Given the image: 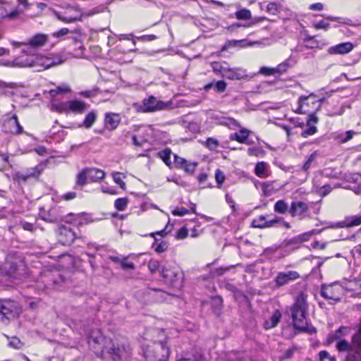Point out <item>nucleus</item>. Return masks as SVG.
Wrapping results in <instances>:
<instances>
[{"mask_svg":"<svg viewBox=\"0 0 361 361\" xmlns=\"http://www.w3.org/2000/svg\"><path fill=\"white\" fill-rule=\"evenodd\" d=\"M48 42V35L42 33L36 34L28 39L26 43H24L25 47L22 49V53L25 54V56L35 54L39 49L47 45Z\"/></svg>","mask_w":361,"mask_h":361,"instance_id":"6e6552de","label":"nucleus"},{"mask_svg":"<svg viewBox=\"0 0 361 361\" xmlns=\"http://www.w3.org/2000/svg\"><path fill=\"white\" fill-rule=\"evenodd\" d=\"M171 154L172 152L169 148H166L164 150L159 152L157 154L158 157H159L169 168L173 167V162L171 160Z\"/></svg>","mask_w":361,"mask_h":361,"instance_id":"bb28decb","label":"nucleus"},{"mask_svg":"<svg viewBox=\"0 0 361 361\" xmlns=\"http://www.w3.org/2000/svg\"><path fill=\"white\" fill-rule=\"evenodd\" d=\"M8 345L15 349H20L23 347V344L20 341L19 338L16 337H13L8 343Z\"/></svg>","mask_w":361,"mask_h":361,"instance_id":"a18cd8bd","label":"nucleus"},{"mask_svg":"<svg viewBox=\"0 0 361 361\" xmlns=\"http://www.w3.org/2000/svg\"><path fill=\"white\" fill-rule=\"evenodd\" d=\"M159 262L156 259H151L148 262V268L152 273L157 272L159 269Z\"/></svg>","mask_w":361,"mask_h":361,"instance_id":"49530a36","label":"nucleus"},{"mask_svg":"<svg viewBox=\"0 0 361 361\" xmlns=\"http://www.w3.org/2000/svg\"><path fill=\"white\" fill-rule=\"evenodd\" d=\"M96 114L93 111H91L90 113H88L86 116H85V118L84 120V122H83V126L86 128H90L92 127V126L94 124V123L96 121Z\"/></svg>","mask_w":361,"mask_h":361,"instance_id":"72a5a7b5","label":"nucleus"},{"mask_svg":"<svg viewBox=\"0 0 361 361\" xmlns=\"http://www.w3.org/2000/svg\"><path fill=\"white\" fill-rule=\"evenodd\" d=\"M88 344L97 356H109L114 361L126 359L130 355V349L128 344L114 342L111 338L103 335L99 329H93L90 331Z\"/></svg>","mask_w":361,"mask_h":361,"instance_id":"f257e3e1","label":"nucleus"},{"mask_svg":"<svg viewBox=\"0 0 361 361\" xmlns=\"http://www.w3.org/2000/svg\"><path fill=\"white\" fill-rule=\"evenodd\" d=\"M89 105L85 102L73 99L65 102L53 103L51 106V110L59 114H68L72 112L73 114H82L88 108Z\"/></svg>","mask_w":361,"mask_h":361,"instance_id":"7ed1b4c3","label":"nucleus"},{"mask_svg":"<svg viewBox=\"0 0 361 361\" xmlns=\"http://www.w3.org/2000/svg\"><path fill=\"white\" fill-rule=\"evenodd\" d=\"M30 64V61L26 60L25 56H19L15 57L12 61H6L2 63V65L6 67L11 68H27Z\"/></svg>","mask_w":361,"mask_h":361,"instance_id":"aec40b11","label":"nucleus"},{"mask_svg":"<svg viewBox=\"0 0 361 361\" xmlns=\"http://www.w3.org/2000/svg\"><path fill=\"white\" fill-rule=\"evenodd\" d=\"M255 173L261 178H268L271 176V171L268 169V164L264 161H260L256 164Z\"/></svg>","mask_w":361,"mask_h":361,"instance_id":"5701e85b","label":"nucleus"},{"mask_svg":"<svg viewBox=\"0 0 361 361\" xmlns=\"http://www.w3.org/2000/svg\"><path fill=\"white\" fill-rule=\"evenodd\" d=\"M9 5L6 4H0V19L8 18L9 20H13L16 18L19 12L16 10L9 11H8Z\"/></svg>","mask_w":361,"mask_h":361,"instance_id":"4be33fe9","label":"nucleus"},{"mask_svg":"<svg viewBox=\"0 0 361 361\" xmlns=\"http://www.w3.org/2000/svg\"><path fill=\"white\" fill-rule=\"evenodd\" d=\"M274 211L280 214H286L288 211V205L283 200H278L274 204Z\"/></svg>","mask_w":361,"mask_h":361,"instance_id":"7c9ffc66","label":"nucleus"},{"mask_svg":"<svg viewBox=\"0 0 361 361\" xmlns=\"http://www.w3.org/2000/svg\"><path fill=\"white\" fill-rule=\"evenodd\" d=\"M68 33H69V30L68 28L63 27L56 32H54L53 33V36L56 38H60L63 36L66 35Z\"/></svg>","mask_w":361,"mask_h":361,"instance_id":"4d7b16f0","label":"nucleus"},{"mask_svg":"<svg viewBox=\"0 0 361 361\" xmlns=\"http://www.w3.org/2000/svg\"><path fill=\"white\" fill-rule=\"evenodd\" d=\"M354 48V45L351 42H343L337 45L331 47L328 49L329 54H346L350 52Z\"/></svg>","mask_w":361,"mask_h":361,"instance_id":"a211bd4d","label":"nucleus"},{"mask_svg":"<svg viewBox=\"0 0 361 361\" xmlns=\"http://www.w3.org/2000/svg\"><path fill=\"white\" fill-rule=\"evenodd\" d=\"M228 361H235L239 359L238 353L236 351H230L227 353Z\"/></svg>","mask_w":361,"mask_h":361,"instance_id":"680f3d73","label":"nucleus"},{"mask_svg":"<svg viewBox=\"0 0 361 361\" xmlns=\"http://www.w3.org/2000/svg\"><path fill=\"white\" fill-rule=\"evenodd\" d=\"M161 274L171 286L178 289L181 288L183 276L178 269L163 267L161 271Z\"/></svg>","mask_w":361,"mask_h":361,"instance_id":"9d476101","label":"nucleus"},{"mask_svg":"<svg viewBox=\"0 0 361 361\" xmlns=\"http://www.w3.org/2000/svg\"><path fill=\"white\" fill-rule=\"evenodd\" d=\"M249 136V132L245 129L240 130L239 133H235V140L240 143H244Z\"/></svg>","mask_w":361,"mask_h":361,"instance_id":"e433bc0d","label":"nucleus"},{"mask_svg":"<svg viewBox=\"0 0 361 361\" xmlns=\"http://www.w3.org/2000/svg\"><path fill=\"white\" fill-rule=\"evenodd\" d=\"M300 277L299 273L295 271L279 272L275 279V283L278 286H282L298 279Z\"/></svg>","mask_w":361,"mask_h":361,"instance_id":"4468645a","label":"nucleus"},{"mask_svg":"<svg viewBox=\"0 0 361 361\" xmlns=\"http://www.w3.org/2000/svg\"><path fill=\"white\" fill-rule=\"evenodd\" d=\"M111 260L115 263L120 264L121 267L123 269H134L135 264L133 262H128L127 260V257H124L123 259L119 258L118 257H111Z\"/></svg>","mask_w":361,"mask_h":361,"instance_id":"c756f323","label":"nucleus"},{"mask_svg":"<svg viewBox=\"0 0 361 361\" xmlns=\"http://www.w3.org/2000/svg\"><path fill=\"white\" fill-rule=\"evenodd\" d=\"M355 134V132L353 130L346 131L344 135H342L341 136V142L342 143L347 142L348 141H349L350 140H351L353 138V137Z\"/></svg>","mask_w":361,"mask_h":361,"instance_id":"09e8293b","label":"nucleus"},{"mask_svg":"<svg viewBox=\"0 0 361 361\" xmlns=\"http://www.w3.org/2000/svg\"><path fill=\"white\" fill-rule=\"evenodd\" d=\"M88 176L86 168L82 169L78 175L76 183L78 185H84L87 183Z\"/></svg>","mask_w":361,"mask_h":361,"instance_id":"473e14b6","label":"nucleus"},{"mask_svg":"<svg viewBox=\"0 0 361 361\" xmlns=\"http://www.w3.org/2000/svg\"><path fill=\"white\" fill-rule=\"evenodd\" d=\"M105 127L109 130H115L121 122L120 115L114 113H108L105 115Z\"/></svg>","mask_w":361,"mask_h":361,"instance_id":"412c9836","label":"nucleus"},{"mask_svg":"<svg viewBox=\"0 0 361 361\" xmlns=\"http://www.w3.org/2000/svg\"><path fill=\"white\" fill-rule=\"evenodd\" d=\"M318 122V118L316 116L314 112H310L309 114V118L307 121L308 126L310 125L311 123H317Z\"/></svg>","mask_w":361,"mask_h":361,"instance_id":"69168bd1","label":"nucleus"},{"mask_svg":"<svg viewBox=\"0 0 361 361\" xmlns=\"http://www.w3.org/2000/svg\"><path fill=\"white\" fill-rule=\"evenodd\" d=\"M188 229L185 227H183L177 233L176 238L178 239H184L188 236Z\"/></svg>","mask_w":361,"mask_h":361,"instance_id":"13d9d810","label":"nucleus"},{"mask_svg":"<svg viewBox=\"0 0 361 361\" xmlns=\"http://www.w3.org/2000/svg\"><path fill=\"white\" fill-rule=\"evenodd\" d=\"M113 177L114 181L122 188L124 189L126 187V183L123 181L122 178L121 177V173L118 172L114 173Z\"/></svg>","mask_w":361,"mask_h":361,"instance_id":"8fccbe9b","label":"nucleus"},{"mask_svg":"<svg viewBox=\"0 0 361 361\" xmlns=\"http://www.w3.org/2000/svg\"><path fill=\"white\" fill-rule=\"evenodd\" d=\"M329 353L326 350L320 351L319 353V358L320 361H324L326 358H330Z\"/></svg>","mask_w":361,"mask_h":361,"instance_id":"338daca9","label":"nucleus"},{"mask_svg":"<svg viewBox=\"0 0 361 361\" xmlns=\"http://www.w3.org/2000/svg\"><path fill=\"white\" fill-rule=\"evenodd\" d=\"M41 173V170L37 166L32 169V172L27 174H19L18 178L24 181L27 180L30 177H37Z\"/></svg>","mask_w":361,"mask_h":361,"instance_id":"4c0bfd02","label":"nucleus"},{"mask_svg":"<svg viewBox=\"0 0 361 361\" xmlns=\"http://www.w3.org/2000/svg\"><path fill=\"white\" fill-rule=\"evenodd\" d=\"M149 293L153 295V296L159 295V296L154 297V300L157 301H163L168 295L166 293L163 292L161 290L155 288L150 289Z\"/></svg>","mask_w":361,"mask_h":361,"instance_id":"f704fd0d","label":"nucleus"},{"mask_svg":"<svg viewBox=\"0 0 361 361\" xmlns=\"http://www.w3.org/2000/svg\"><path fill=\"white\" fill-rule=\"evenodd\" d=\"M115 207L118 211H123L128 205L127 198H118L116 200L114 203Z\"/></svg>","mask_w":361,"mask_h":361,"instance_id":"58836bf2","label":"nucleus"},{"mask_svg":"<svg viewBox=\"0 0 361 361\" xmlns=\"http://www.w3.org/2000/svg\"><path fill=\"white\" fill-rule=\"evenodd\" d=\"M227 65L228 64L226 62H214L212 63V66L215 72L221 73L223 75Z\"/></svg>","mask_w":361,"mask_h":361,"instance_id":"ea45409f","label":"nucleus"},{"mask_svg":"<svg viewBox=\"0 0 361 361\" xmlns=\"http://www.w3.org/2000/svg\"><path fill=\"white\" fill-rule=\"evenodd\" d=\"M137 113H150L166 109L169 104L158 100L154 96H149L142 100V103H135L133 105Z\"/></svg>","mask_w":361,"mask_h":361,"instance_id":"39448f33","label":"nucleus"},{"mask_svg":"<svg viewBox=\"0 0 361 361\" xmlns=\"http://www.w3.org/2000/svg\"><path fill=\"white\" fill-rule=\"evenodd\" d=\"M289 212L292 217H296L302 220L309 216V206L304 202H293Z\"/></svg>","mask_w":361,"mask_h":361,"instance_id":"9b49d317","label":"nucleus"},{"mask_svg":"<svg viewBox=\"0 0 361 361\" xmlns=\"http://www.w3.org/2000/svg\"><path fill=\"white\" fill-rule=\"evenodd\" d=\"M20 313L18 304L11 300H0V322L7 324Z\"/></svg>","mask_w":361,"mask_h":361,"instance_id":"0eeeda50","label":"nucleus"},{"mask_svg":"<svg viewBox=\"0 0 361 361\" xmlns=\"http://www.w3.org/2000/svg\"><path fill=\"white\" fill-rule=\"evenodd\" d=\"M215 178L218 184H222L225 180L224 173L219 169H217L215 172Z\"/></svg>","mask_w":361,"mask_h":361,"instance_id":"6e6d98bb","label":"nucleus"},{"mask_svg":"<svg viewBox=\"0 0 361 361\" xmlns=\"http://www.w3.org/2000/svg\"><path fill=\"white\" fill-rule=\"evenodd\" d=\"M76 197V192H68L66 194H64L62 197V198L65 200H71L74 199Z\"/></svg>","mask_w":361,"mask_h":361,"instance_id":"0e129e2a","label":"nucleus"},{"mask_svg":"<svg viewBox=\"0 0 361 361\" xmlns=\"http://www.w3.org/2000/svg\"><path fill=\"white\" fill-rule=\"evenodd\" d=\"M144 354L149 361H166L169 357L170 350L166 343L154 342L147 347Z\"/></svg>","mask_w":361,"mask_h":361,"instance_id":"20e7f679","label":"nucleus"},{"mask_svg":"<svg viewBox=\"0 0 361 361\" xmlns=\"http://www.w3.org/2000/svg\"><path fill=\"white\" fill-rule=\"evenodd\" d=\"M223 76L231 80H239L242 78V74L239 70L231 68L227 66Z\"/></svg>","mask_w":361,"mask_h":361,"instance_id":"c85d7f7f","label":"nucleus"},{"mask_svg":"<svg viewBox=\"0 0 361 361\" xmlns=\"http://www.w3.org/2000/svg\"><path fill=\"white\" fill-rule=\"evenodd\" d=\"M309 8L312 11H322L324 5L322 3H315L310 5Z\"/></svg>","mask_w":361,"mask_h":361,"instance_id":"e2e57ef3","label":"nucleus"},{"mask_svg":"<svg viewBox=\"0 0 361 361\" xmlns=\"http://www.w3.org/2000/svg\"><path fill=\"white\" fill-rule=\"evenodd\" d=\"M317 130V128L314 126H309L307 128L304 130L301 133V136L303 137H307L310 135H314Z\"/></svg>","mask_w":361,"mask_h":361,"instance_id":"37998d69","label":"nucleus"},{"mask_svg":"<svg viewBox=\"0 0 361 361\" xmlns=\"http://www.w3.org/2000/svg\"><path fill=\"white\" fill-rule=\"evenodd\" d=\"M307 309V296L305 293H300L290 307L293 326L300 331L312 334L316 333V329L308 325L306 318Z\"/></svg>","mask_w":361,"mask_h":361,"instance_id":"f03ea898","label":"nucleus"},{"mask_svg":"<svg viewBox=\"0 0 361 361\" xmlns=\"http://www.w3.org/2000/svg\"><path fill=\"white\" fill-rule=\"evenodd\" d=\"M214 88L218 92H224L226 88V83L224 80H219L215 83Z\"/></svg>","mask_w":361,"mask_h":361,"instance_id":"3c124183","label":"nucleus"},{"mask_svg":"<svg viewBox=\"0 0 361 361\" xmlns=\"http://www.w3.org/2000/svg\"><path fill=\"white\" fill-rule=\"evenodd\" d=\"M212 305L216 310H220L223 306L222 298L219 295L212 298Z\"/></svg>","mask_w":361,"mask_h":361,"instance_id":"79ce46f5","label":"nucleus"},{"mask_svg":"<svg viewBox=\"0 0 361 361\" xmlns=\"http://www.w3.org/2000/svg\"><path fill=\"white\" fill-rule=\"evenodd\" d=\"M235 16L238 20H250L252 18L251 11L247 8H243L236 11Z\"/></svg>","mask_w":361,"mask_h":361,"instance_id":"2f4dec72","label":"nucleus"},{"mask_svg":"<svg viewBox=\"0 0 361 361\" xmlns=\"http://www.w3.org/2000/svg\"><path fill=\"white\" fill-rule=\"evenodd\" d=\"M22 226L25 230L32 231L34 228V225L31 223L26 221L22 222Z\"/></svg>","mask_w":361,"mask_h":361,"instance_id":"774afa93","label":"nucleus"},{"mask_svg":"<svg viewBox=\"0 0 361 361\" xmlns=\"http://www.w3.org/2000/svg\"><path fill=\"white\" fill-rule=\"evenodd\" d=\"M267 11L272 15H276L279 13L278 5L275 2H270L267 6Z\"/></svg>","mask_w":361,"mask_h":361,"instance_id":"de8ad7c7","label":"nucleus"},{"mask_svg":"<svg viewBox=\"0 0 361 361\" xmlns=\"http://www.w3.org/2000/svg\"><path fill=\"white\" fill-rule=\"evenodd\" d=\"M25 58L26 60L30 61V64H29L27 67L36 68L38 71L48 69L51 66H56L62 63V61L59 59L45 57L36 54L25 56Z\"/></svg>","mask_w":361,"mask_h":361,"instance_id":"423d86ee","label":"nucleus"},{"mask_svg":"<svg viewBox=\"0 0 361 361\" xmlns=\"http://www.w3.org/2000/svg\"><path fill=\"white\" fill-rule=\"evenodd\" d=\"M174 164L176 168L184 170L187 173H193L195 171L197 164L190 162L178 157L177 154H173Z\"/></svg>","mask_w":361,"mask_h":361,"instance_id":"f3484780","label":"nucleus"},{"mask_svg":"<svg viewBox=\"0 0 361 361\" xmlns=\"http://www.w3.org/2000/svg\"><path fill=\"white\" fill-rule=\"evenodd\" d=\"M279 221V220L277 218L271 220H267L264 216H259L257 218L253 219L252 225L254 228H270L274 226V225L278 223Z\"/></svg>","mask_w":361,"mask_h":361,"instance_id":"6ab92c4d","label":"nucleus"},{"mask_svg":"<svg viewBox=\"0 0 361 361\" xmlns=\"http://www.w3.org/2000/svg\"><path fill=\"white\" fill-rule=\"evenodd\" d=\"M259 73L265 75H274V70L273 68L262 67L259 71Z\"/></svg>","mask_w":361,"mask_h":361,"instance_id":"5fc2aeb1","label":"nucleus"},{"mask_svg":"<svg viewBox=\"0 0 361 361\" xmlns=\"http://www.w3.org/2000/svg\"><path fill=\"white\" fill-rule=\"evenodd\" d=\"M219 145V141L212 137L208 138L206 141V146L211 150L216 149L218 147Z\"/></svg>","mask_w":361,"mask_h":361,"instance_id":"c03bdc74","label":"nucleus"},{"mask_svg":"<svg viewBox=\"0 0 361 361\" xmlns=\"http://www.w3.org/2000/svg\"><path fill=\"white\" fill-rule=\"evenodd\" d=\"M288 64L287 63H282L279 64L276 67L273 68L274 70V75H281L287 71Z\"/></svg>","mask_w":361,"mask_h":361,"instance_id":"a19ab883","label":"nucleus"},{"mask_svg":"<svg viewBox=\"0 0 361 361\" xmlns=\"http://www.w3.org/2000/svg\"><path fill=\"white\" fill-rule=\"evenodd\" d=\"M255 185L257 188H259L261 189L263 195L265 197H269L283 188V185H279L276 180L256 181Z\"/></svg>","mask_w":361,"mask_h":361,"instance_id":"f8f14e48","label":"nucleus"},{"mask_svg":"<svg viewBox=\"0 0 361 361\" xmlns=\"http://www.w3.org/2000/svg\"><path fill=\"white\" fill-rule=\"evenodd\" d=\"M334 288L333 286H322L321 295L323 298L334 301H339L340 298L334 293Z\"/></svg>","mask_w":361,"mask_h":361,"instance_id":"a878e982","label":"nucleus"},{"mask_svg":"<svg viewBox=\"0 0 361 361\" xmlns=\"http://www.w3.org/2000/svg\"><path fill=\"white\" fill-rule=\"evenodd\" d=\"M168 248V244L165 241L161 242L159 244L157 245V246L155 247V250L157 252H163L166 251Z\"/></svg>","mask_w":361,"mask_h":361,"instance_id":"bf43d9fd","label":"nucleus"},{"mask_svg":"<svg viewBox=\"0 0 361 361\" xmlns=\"http://www.w3.org/2000/svg\"><path fill=\"white\" fill-rule=\"evenodd\" d=\"M57 18L66 23H71L81 20L82 14L78 8H72L68 10L64 14L56 13Z\"/></svg>","mask_w":361,"mask_h":361,"instance_id":"ddd939ff","label":"nucleus"},{"mask_svg":"<svg viewBox=\"0 0 361 361\" xmlns=\"http://www.w3.org/2000/svg\"><path fill=\"white\" fill-rule=\"evenodd\" d=\"M314 27L317 30L322 29L324 30H327L330 27V24L324 20H321L317 23H314Z\"/></svg>","mask_w":361,"mask_h":361,"instance_id":"864d4df0","label":"nucleus"},{"mask_svg":"<svg viewBox=\"0 0 361 361\" xmlns=\"http://www.w3.org/2000/svg\"><path fill=\"white\" fill-rule=\"evenodd\" d=\"M361 224V215L348 216L339 222L332 225V228H350Z\"/></svg>","mask_w":361,"mask_h":361,"instance_id":"dca6fc26","label":"nucleus"},{"mask_svg":"<svg viewBox=\"0 0 361 361\" xmlns=\"http://www.w3.org/2000/svg\"><path fill=\"white\" fill-rule=\"evenodd\" d=\"M88 179L90 181L97 182L102 180L105 176V173L101 169L96 168H86Z\"/></svg>","mask_w":361,"mask_h":361,"instance_id":"b1692460","label":"nucleus"},{"mask_svg":"<svg viewBox=\"0 0 361 361\" xmlns=\"http://www.w3.org/2000/svg\"><path fill=\"white\" fill-rule=\"evenodd\" d=\"M76 238L75 232L70 228L61 226L59 228V240L64 245H71Z\"/></svg>","mask_w":361,"mask_h":361,"instance_id":"2eb2a0df","label":"nucleus"},{"mask_svg":"<svg viewBox=\"0 0 361 361\" xmlns=\"http://www.w3.org/2000/svg\"><path fill=\"white\" fill-rule=\"evenodd\" d=\"M189 213V210L185 207L177 208L172 211V214L178 216H183Z\"/></svg>","mask_w":361,"mask_h":361,"instance_id":"603ef678","label":"nucleus"},{"mask_svg":"<svg viewBox=\"0 0 361 361\" xmlns=\"http://www.w3.org/2000/svg\"><path fill=\"white\" fill-rule=\"evenodd\" d=\"M298 109L296 111L298 114H307L315 112L321 109V103L318 101L314 94L308 96H301L298 99Z\"/></svg>","mask_w":361,"mask_h":361,"instance_id":"1a4fd4ad","label":"nucleus"},{"mask_svg":"<svg viewBox=\"0 0 361 361\" xmlns=\"http://www.w3.org/2000/svg\"><path fill=\"white\" fill-rule=\"evenodd\" d=\"M6 126L9 128V131L14 134H20L23 133V127L18 122L16 115H13L8 120Z\"/></svg>","mask_w":361,"mask_h":361,"instance_id":"393cba45","label":"nucleus"},{"mask_svg":"<svg viewBox=\"0 0 361 361\" xmlns=\"http://www.w3.org/2000/svg\"><path fill=\"white\" fill-rule=\"evenodd\" d=\"M317 156H318L317 151H315L312 154H311L310 156L307 159L306 162L302 166V171H304L305 172H307V171L311 167L312 162L316 159Z\"/></svg>","mask_w":361,"mask_h":361,"instance_id":"c9c22d12","label":"nucleus"},{"mask_svg":"<svg viewBox=\"0 0 361 361\" xmlns=\"http://www.w3.org/2000/svg\"><path fill=\"white\" fill-rule=\"evenodd\" d=\"M56 91L59 94H63L70 92L71 91L70 87L68 85H63L56 87Z\"/></svg>","mask_w":361,"mask_h":361,"instance_id":"052dcab7","label":"nucleus"},{"mask_svg":"<svg viewBox=\"0 0 361 361\" xmlns=\"http://www.w3.org/2000/svg\"><path fill=\"white\" fill-rule=\"evenodd\" d=\"M281 318V313L279 310H276L273 313L272 316L270 318V320L268 322H266L265 323V329H269L274 328L277 326L279 322H280Z\"/></svg>","mask_w":361,"mask_h":361,"instance_id":"cd10ccee","label":"nucleus"}]
</instances>
